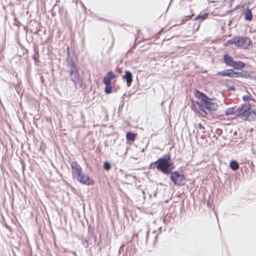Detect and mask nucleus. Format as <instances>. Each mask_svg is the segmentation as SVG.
I'll return each instance as SVG.
<instances>
[{"label":"nucleus","instance_id":"obj_1","mask_svg":"<svg viewBox=\"0 0 256 256\" xmlns=\"http://www.w3.org/2000/svg\"><path fill=\"white\" fill-rule=\"evenodd\" d=\"M66 67L68 69L70 80L74 84L75 87L82 86V80L78 73V68L76 64V58L72 49L67 48Z\"/></svg>","mask_w":256,"mask_h":256},{"label":"nucleus","instance_id":"obj_2","mask_svg":"<svg viewBox=\"0 0 256 256\" xmlns=\"http://www.w3.org/2000/svg\"><path fill=\"white\" fill-rule=\"evenodd\" d=\"M70 165L72 176L78 181L86 185H90L93 184V180L82 172V168L78 162H72Z\"/></svg>","mask_w":256,"mask_h":256},{"label":"nucleus","instance_id":"obj_3","mask_svg":"<svg viewBox=\"0 0 256 256\" xmlns=\"http://www.w3.org/2000/svg\"><path fill=\"white\" fill-rule=\"evenodd\" d=\"M169 155H165L164 157L158 160L157 169L162 172L164 174H168L170 170V164Z\"/></svg>","mask_w":256,"mask_h":256},{"label":"nucleus","instance_id":"obj_4","mask_svg":"<svg viewBox=\"0 0 256 256\" xmlns=\"http://www.w3.org/2000/svg\"><path fill=\"white\" fill-rule=\"evenodd\" d=\"M250 40L246 37H236V46L242 48H247L250 45Z\"/></svg>","mask_w":256,"mask_h":256},{"label":"nucleus","instance_id":"obj_5","mask_svg":"<svg viewBox=\"0 0 256 256\" xmlns=\"http://www.w3.org/2000/svg\"><path fill=\"white\" fill-rule=\"evenodd\" d=\"M250 105L248 103L242 105L240 108H237V110L238 111L237 116H244L245 118H246L247 114L250 110Z\"/></svg>","mask_w":256,"mask_h":256},{"label":"nucleus","instance_id":"obj_6","mask_svg":"<svg viewBox=\"0 0 256 256\" xmlns=\"http://www.w3.org/2000/svg\"><path fill=\"white\" fill-rule=\"evenodd\" d=\"M170 179L176 184L180 185L184 181V177L183 175L179 174L178 172H174L171 174Z\"/></svg>","mask_w":256,"mask_h":256},{"label":"nucleus","instance_id":"obj_7","mask_svg":"<svg viewBox=\"0 0 256 256\" xmlns=\"http://www.w3.org/2000/svg\"><path fill=\"white\" fill-rule=\"evenodd\" d=\"M218 75L236 78L238 77V73L234 72L232 69H227L222 72H218Z\"/></svg>","mask_w":256,"mask_h":256},{"label":"nucleus","instance_id":"obj_8","mask_svg":"<svg viewBox=\"0 0 256 256\" xmlns=\"http://www.w3.org/2000/svg\"><path fill=\"white\" fill-rule=\"evenodd\" d=\"M116 75L112 72H109L104 77L103 82L105 85L111 84L112 80L116 78Z\"/></svg>","mask_w":256,"mask_h":256},{"label":"nucleus","instance_id":"obj_9","mask_svg":"<svg viewBox=\"0 0 256 256\" xmlns=\"http://www.w3.org/2000/svg\"><path fill=\"white\" fill-rule=\"evenodd\" d=\"M210 100L208 98V100H206V102H203L204 106L208 110L212 111L216 110L218 108V104L215 102H210Z\"/></svg>","mask_w":256,"mask_h":256},{"label":"nucleus","instance_id":"obj_10","mask_svg":"<svg viewBox=\"0 0 256 256\" xmlns=\"http://www.w3.org/2000/svg\"><path fill=\"white\" fill-rule=\"evenodd\" d=\"M194 107L196 108V110L202 116L206 117L207 115V112L202 108V106L201 103L198 102H196L194 104Z\"/></svg>","mask_w":256,"mask_h":256},{"label":"nucleus","instance_id":"obj_11","mask_svg":"<svg viewBox=\"0 0 256 256\" xmlns=\"http://www.w3.org/2000/svg\"><path fill=\"white\" fill-rule=\"evenodd\" d=\"M244 120H248L250 122L256 120V109L252 110H249L248 113L247 114V116L244 118Z\"/></svg>","mask_w":256,"mask_h":256},{"label":"nucleus","instance_id":"obj_12","mask_svg":"<svg viewBox=\"0 0 256 256\" xmlns=\"http://www.w3.org/2000/svg\"><path fill=\"white\" fill-rule=\"evenodd\" d=\"M123 79H125L126 80L127 86H130L132 81V73L130 71H126L125 72V75L123 76Z\"/></svg>","mask_w":256,"mask_h":256},{"label":"nucleus","instance_id":"obj_13","mask_svg":"<svg viewBox=\"0 0 256 256\" xmlns=\"http://www.w3.org/2000/svg\"><path fill=\"white\" fill-rule=\"evenodd\" d=\"M224 61L227 65L230 66H232L234 62L232 57L228 54L224 55Z\"/></svg>","mask_w":256,"mask_h":256},{"label":"nucleus","instance_id":"obj_14","mask_svg":"<svg viewBox=\"0 0 256 256\" xmlns=\"http://www.w3.org/2000/svg\"><path fill=\"white\" fill-rule=\"evenodd\" d=\"M245 66V64L242 62H236L234 61L232 67H234L235 69L239 70L242 69Z\"/></svg>","mask_w":256,"mask_h":256},{"label":"nucleus","instance_id":"obj_15","mask_svg":"<svg viewBox=\"0 0 256 256\" xmlns=\"http://www.w3.org/2000/svg\"><path fill=\"white\" fill-rule=\"evenodd\" d=\"M195 96L196 98L200 99L202 102H206V100H208V96L199 91L196 92Z\"/></svg>","mask_w":256,"mask_h":256},{"label":"nucleus","instance_id":"obj_16","mask_svg":"<svg viewBox=\"0 0 256 256\" xmlns=\"http://www.w3.org/2000/svg\"><path fill=\"white\" fill-rule=\"evenodd\" d=\"M245 19L250 21L252 18V12L250 8H248L244 12Z\"/></svg>","mask_w":256,"mask_h":256},{"label":"nucleus","instance_id":"obj_17","mask_svg":"<svg viewBox=\"0 0 256 256\" xmlns=\"http://www.w3.org/2000/svg\"><path fill=\"white\" fill-rule=\"evenodd\" d=\"M230 168L234 170H237L238 168V164L235 160H232L230 163Z\"/></svg>","mask_w":256,"mask_h":256},{"label":"nucleus","instance_id":"obj_18","mask_svg":"<svg viewBox=\"0 0 256 256\" xmlns=\"http://www.w3.org/2000/svg\"><path fill=\"white\" fill-rule=\"evenodd\" d=\"M126 139L128 140L133 141L135 139V136L134 134L128 132L126 134Z\"/></svg>","mask_w":256,"mask_h":256},{"label":"nucleus","instance_id":"obj_19","mask_svg":"<svg viewBox=\"0 0 256 256\" xmlns=\"http://www.w3.org/2000/svg\"><path fill=\"white\" fill-rule=\"evenodd\" d=\"M236 37L233 38L232 39L228 40L224 44L225 46H228L231 44H234L236 45Z\"/></svg>","mask_w":256,"mask_h":256},{"label":"nucleus","instance_id":"obj_20","mask_svg":"<svg viewBox=\"0 0 256 256\" xmlns=\"http://www.w3.org/2000/svg\"><path fill=\"white\" fill-rule=\"evenodd\" d=\"M234 113V108H230L225 110L226 115L232 114Z\"/></svg>","mask_w":256,"mask_h":256},{"label":"nucleus","instance_id":"obj_21","mask_svg":"<svg viewBox=\"0 0 256 256\" xmlns=\"http://www.w3.org/2000/svg\"><path fill=\"white\" fill-rule=\"evenodd\" d=\"M104 92L107 94H110L112 92L111 84H108L106 85V87L104 88Z\"/></svg>","mask_w":256,"mask_h":256},{"label":"nucleus","instance_id":"obj_22","mask_svg":"<svg viewBox=\"0 0 256 256\" xmlns=\"http://www.w3.org/2000/svg\"><path fill=\"white\" fill-rule=\"evenodd\" d=\"M197 128L202 132V134L205 132L204 126L201 123L198 124Z\"/></svg>","mask_w":256,"mask_h":256},{"label":"nucleus","instance_id":"obj_23","mask_svg":"<svg viewBox=\"0 0 256 256\" xmlns=\"http://www.w3.org/2000/svg\"><path fill=\"white\" fill-rule=\"evenodd\" d=\"M239 76L244 77L246 78H250L251 76L249 74H248L247 73V72H242V73H240V72L238 73V76Z\"/></svg>","mask_w":256,"mask_h":256},{"label":"nucleus","instance_id":"obj_24","mask_svg":"<svg viewBox=\"0 0 256 256\" xmlns=\"http://www.w3.org/2000/svg\"><path fill=\"white\" fill-rule=\"evenodd\" d=\"M208 16V14H204L202 15H199L197 17H196L194 19L195 20H197L198 18H202V20H204V19H206Z\"/></svg>","mask_w":256,"mask_h":256},{"label":"nucleus","instance_id":"obj_25","mask_svg":"<svg viewBox=\"0 0 256 256\" xmlns=\"http://www.w3.org/2000/svg\"><path fill=\"white\" fill-rule=\"evenodd\" d=\"M157 165H158V160L151 163L150 165V168H157Z\"/></svg>","mask_w":256,"mask_h":256},{"label":"nucleus","instance_id":"obj_26","mask_svg":"<svg viewBox=\"0 0 256 256\" xmlns=\"http://www.w3.org/2000/svg\"><path fill=\"white\" fill-rule=\"evenodd\" d=\"M104 167L105 170H109L110 168V164L108 162L104 163Z\"/></svg>","mask_w":256,"mask_h":256},{"label":"nucleus","instance_id":"obj_27","mask_svg":"<svg viewBox=\"0 0 256 256\" xmlns=\"http://www.w3.org/2000/svg\"><path fill=\"white\" fill-rule=\"evenodd\" d=\"M250 98V96H248V95H246V96H242V100L244 101H247Z\"/></svg>","mask_w":256,"mask_h":256},{"label":"nucleus","instance_id":"obj_28","mask_svg":"<svg viewBox=\"0 0 256 256\" xmlns=\"http://www.w3.org/2000/svg\"><path fill=\"white\" fill-rule=\"evenodd\" d=\"M229 90H234V88H233V87H231V88H229Z\"/></svg>","mask_w":256,"mask_h":256},{"label":"nucleus","instance_id":"obj_29","mask_svg":"<svg viewBox=\"0 0 256 256\" xmlns=\"http://www.w3.org/2000/svg\"><path fill=\"white\" fill-rule=\"evenodd\" d=\"M187 18H188V19H190L192 18V16H188Z\"/></svg>","mask_w":256,"mask_h":256},{"label":"nucleus","instance_id":"obj_30","mask_svg":"<svg viewBox=\"0 0 256 256\" xmlns=\"http://www.w3.org/2000/svg\"><path fill=\"white\" fill-rule=\"evenodd\" d=\"M255 79L256 80V76H255Z\"/></svg>","mask_w":256,"mask_h":256}]
</instances>
